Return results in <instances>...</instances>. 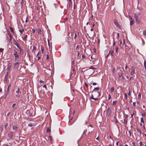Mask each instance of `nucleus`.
<instances>
[{
	"instance_id": "393cba45",
	"label": "nucleus",
	"mask_w": 146,
	"mask_h": 146,
	"mask_svg": "<svg viewBox=\"0 0 146 146\" xmlns=\"http://www.w3.org/2000/svg\"><path fill=\"white\" fill-rule=\"evenodd\" d=\"M113 120L116 123H117L118 122V121L117 120L116 118L115 117H113Z\"/></svg>"
},
{
	"instance_id": "052dcab7",
	"label": "nucleus",
	"mask_w": 146,
	"mask_h": 146,
	"mask_svg": "<svg viewBox=\"0 0 146 146\" xmlns=\"http://www.w3.org/2000/svg\"><path fill=\"white\" fill-rule=\"evenodd\" d=\"M135 104H136L135 102H133V106H135Z\"/></svg>"
},
{
	"instance_id": "7ed1b4c3",
	"label": "nucleus",
	"mask_w": 146,
	"mask_h": 146,
	"mask_svg": "<svg viewBox=\"0 0 146 146\" xmlns=\"http://www.w3.org/2000/svg\"><path fill=\"white\" fill-rule=\"evenodd\" d=\"M48 68H46L44 71L48 75L50 76L51 75L52 71L50 69L49 67H48Z\"/></svg>"
},
{
	"instance_id": "13d9d810",
	"label": "nucleus",
	"mask_w": 146,
	"mask_h": 146,
	"mask_svg": "<svg viewBox=\"0 0 146 146\" xmlns=\"http://www.w3.org/2000/svg\"><path fill=\"white\" fill-rule=\"evenodd\" d=\"M143 34L144 35H146V31H143Z\"/></svg>"
},
{
	"instance_id": "7c9ffc66",
	"label": "nucleus",
	"mask_w": 146,
	"mask_h": 146,
	"mask_svg": "<svg viewBox=\"0 0 146 146\" xmlns=\"http://www.w3.org/2000/svg\"><path fill=\"white\" fill-rule=\"evenodd\" d=\"M108 99L107 100V101H109L111 98V97L110 94H108Z\"/></svg>"
},
{
	"instance_id": "ea45409f",
	"label": "nucleus",
	"mask_w": 146,
	"mask_h": 146,
	"mask_svg": "<svg viewBox=\"0 0 146 146\" xmlns=\"http://www.w3.org/2000/svg\"><path fill=\"white\" fill-rule=\"evenodd\" d=\"M141 94H139L138 95V98L139 99H140L141 97Z\"/></svg>"
},
{
	"instance_id": "f257e3e1",
	"label": "nucleus",
	"mask_w": 146,
	"mask_h": 146,
	"mask_svg": "<svg viewBox=\"0 0 146 146\" xmlns=\"http://www.w3.org/2000/svg\"><path fill=\"white\" fill-rule=\"evenodd\" d=\"M99 90V88L98 87L95 88H94L92 92V93H93L94 94H97V97H98L100 95V93L99 92H94V91H98Z\"/></svg>"
},
{
	"instance_id": "6ab92c4d",
	"label": "nucleus",
	"mask_w": 146,
	"mask_h": 146,
	"mask_svg": "<svg viewBox=\"0 0 146 146\" xmlns=\"http://www.w3.org/2000/svg\"><path fill=\"white\" fill-rule=\"evenodd\" d=\"M135 70L134 69H132L131 70V75H133L135 73Z\"/></svg>"
},
{
	"instance_id": "f3484780",
	"label": "nucleus",
	"mask_w": 146,
	"mask_h": 146,
	"mask_svg": "<svg viewBox=\"0 0 146 146\" xmlns=\"http://www.w3.org/2000/svg\"><path fill=\"white\" fill-rule=\"evenodd\" d=\"M130 18L132 20H131L130 21V25L131 26H132L134 24L133 22V20L132 19V18L131 17H130Z\"/></svg>"
},
{
	"instance_id": "49530a36",
	"label": "nucleus",
	"mask_w": 146,
	"mask_h": 146,
	"mask_svg": "<svg viewBox=\"0 0 146 146\" xmlns=\"http://www.w3.org/2000/svg\"><path fill=\"white\" fill-rule=\"evenodd\" d=\"M27 55L28 56V57L30 58L31 57V56H30V54L29 52L28 51H27Z\"/></svg>"
},
{
	"instance_id": "e2e57ef3",
	"label": "nucleus",
	"mask_w": 146,
	"mask_h": 146,
	"mask_svg": "<svg viewBox=\"0 0 146 146\" xmlns=\"http://www.w3.org/2000/svg\"><path fill=\"white\" fill-rule=\"evenodd\" d=\"M4 49L3 48H0V52H2L3 50Z\"/></svg>"
},
{
	"instance_id": "680f3d73",
	"label": "nucleus",
	"mask_w": 146,
	"mask_h": 146,
	"mask_svg": "<svg viewBox=\"0 0 146 146\" xmlns=\"http://www.w3.org/2000/svg\"><path fill=\"white\" fill-rule=\"evenodd\" d=\"M139 144H140V146H141V145H142V143L141 141H140L139 143Z\"/></svg>"
},
{
	"instance_id": "4be33fe9",
	"label": "nucleus",
	"mask_w": 146,
	"mask_h": 146,
	"mask_svg": "<svg viewBox=\"0 0 146 146\" xmlns=\"http://www.w3.org/2000/svg\"><path fill=\"white\" fill-rule=\"evenodd\" d=\"M11 84H10V85H9V86H8V88H7V92H6V95H5V96H7V95L8 94H9V86Z\"/></svg>"
},
{
	"instance_id": "603ef678",
	"label": "nucleus",
	"mask_w": 146,
	"mask_h": 146,
	"mask_svg": "<svg viewBox=\"0 0 146 146\" xmlns=\"http://www.w3.org/2000/svg\"><path fill=\"white\" fill-rule=\"evenodd\" d=\"M30 113V110H27L26 111V113L27 114L29 113V114Z\"/></svg>"
},
{
	"instance_id": "ddd939ff",
	"label": "nucleus",
	"mask_w": 146,
	"mask_h": 146,
	"mask_svg": "<svg viewBox=\"0 0 146 146\" xmlns=\"http://www.w3.org/2000/svg\"><path fill=\"white\" fill-rule=\"evenodd\" d=\"M14 65H15V67L16 68H18L19 64V63L18 62H17L14 64Z\"/></svg>"
},
{
	"instance_id": "6e6d98bb",
	"label": "nucleus",
	"mask_w": 146,
	"mask_h": 146,
	"mask_svg": "<svg viewBox=\"0 0 146 146\" xmlns=\"http://www.w3.org/2000/svg\"><path fill=\"white\" fill-rule=\"evenodd\" d=\"M144 66H146V60H145L144 62Z\"/></svg>"
},
{
	"instance_id": "c756f323",
	"label": "nucleus",
	"mask_w": 146,
	"mask_h": 146,
	"mask_svg": "<svg viewBox=\"0 0 146 146\" xmlns=\"http://www.w3.org/2000/svg\"><path fill=\"white\" fill-rule=\"evenodd\" d=\"M114 88L113 87H112L111 88V93H112L114 91Z\"/></svg>"
},
{
	"instance_id": "473e14b6",
	"label": "nucleus",
	"mask_w": 146,
	"mask_h": 146,
	"mask_svg": "<svg viewBox=\"0 0 146 146\" xmlns=\"http://www.w3.org/2000/svg\"><path fill=\"white\" fill-rule=\"evenodd\" d=\"M37 31L38 33H40L41 34V31L40 29H38Z\"/></svg>"
},
{
	"instance_id": "bb28decb",
	"label": "nucleus",
	"mask_w": 146,
	"mask_h": 146,
	"mask_svg": "<svg viewBox=\"0 0 146 146\" xmlns=\"http://www.w3.org/2000/svg\"><path fill=\"white\" fill-rule=\"evenodd\" d=\"M13 128L14 130H16L17 128V127L15 125H13Z\"/></svg>"
},
{
	"instance_id": "0e129e2a",
	"label": "nucleus",
	"mask_w": 146,
	"mask_h": 146,
	"mask_svg": "<svg viewBox=\"0 0 146 146\" xmlns=\"http://www.w3.org/2000/svg\"><path fill=\"white\" fill-rule=\"evenodd\" d=\"M131 95V92H130V91L129 90V92H128V95L129 96H130V95Z\"/></svg>"
},
{
	"instance_id": "4c0bfd02",
	"label": "nucleus",
	"mask_w": 146,
	"mask_h": 146,
	"mask_svg": "<svg viewBox=\"0 0 146 146\" xmlns=\"http://www.w3.org/2000/svg\"><path fill=\"white\" fill-rule=\"evenodd\" d=\"M36 47L35 46H33V50H32L33 52H34V51L35 49H36Z\"/></svg>"
},
{
	"instance_id": "a211bd4d",
	"label": "nucleus",
	"mask_w": 146,
	"mask_h": 146,
	"mask_svg": "<svg viewBox=\"0 0 146 146\" xmlns=\"http://www.w3.org/2000/svg\"><path fill=\"white\" fill-rule=\"evenodd\" d=\"M68 0V1H69L68 3V5H67V6H68V5H69V7H70V5H71V4L72 3V2L71 0Z\"/></svg>"
},
{
	"instance_id": "8fccbe9b",
	"label": "nucleus",
	"mask_w": 146,
	"mask_h": 146,
	"mask_svg": "<svg viewBox=\"0 0 146 146\" xmlns=\"http://www.w3.org/2000/svg\"><path fill=\"white\" fill-rule=\"evenodd\" d=\"M49 59V57L48 54H46V59L47 60H48Z\"/></svg>"
},
{
	"instance_id": "bf43d9fd",
	"label": "nucleus",
	"mask_w": 146,
	"mask_h": 146,
	"mask_svg": "<svg viewBox=\"0 0 146 146\" xmlns=\"http://www.w3.org/2000/svg\"><path fill=\"white\" fill-rule=\"evenodd\" d=\"M43 88H44L46 90H47V88H46V86L45 84H44L43 86Z\"/></svg>"
},
{
	"instance_id": "2f4dec72",
	"label": "nucleus",
	"mask_w": 146,
	"mask_h": 146,
	"mask_svg": "<svg viewBox=\"0 0 146 146\" xmlns=\"http://www.w3.org/2000/svg\"><path fill=\"white\" fill-rule=\"evenodd\" d=\"M141 123H143L144 124V121L143 120V117H141Z\"/></svg>"
},
{
	"instance_id": "9b49d317",
	"label": "nucleus",
	"mask_w": 146,
	"mask_h": 146,
	"mask_svg": "<svg viewBox=\"0 0 146 146\" xmlns=\"http://www.w3.org/2000/svg\"><path fill=\"white\" fill-rule=\"evenodd\" d=\"M90 99H94L95 101L97 100L98 99V97H97V98H94V96L93 94H92L91 96H90Z\"/></svg>"
},
{
	"instance_id": "39448f33",
	"label": "nucleus",
	"mask_w": 146,
	"mask_h": 146,
	"mask_svg": "<svg viewBox=\"0 0 146 146\" xmlns=\"http://www.w3.org/2000/svg\"><path fill=\"white\" fill-rule=\"evenodd\" d=\"M139 16L138 15L137 13H135V19L136 20L137 23L139 22Z\"/></svg>"
},
{
	"instance_id": "338daca9",
	"label": "nucleus",
	"mask_w": 146,
	"mask_h": 146,
	"mask_svg": "<svg viewBox=\"0 0 146 146\" xmlns=\"http://www.w3.org/2000/svg\"><path fill=\"white\" fill-rule=\"evenodd\" d=\"M135 13L137 14L138 15H139V16H140V15L141 14V13L140 12H138V13Z\"/></svg>"
},
{
	"instance_id": "79ce46f5",
	"label": "nucleus",
	"mask_w": 146,
	"mask_h": 146,
	"mask_svg": "<svg viewBox=\"0 0 146 146\" xmlns=\"http://www.w3.org/2000/svg\"><path fill=\"white\" fill-rule=\"evenodd\" d=\"M16 46L17 47V48H19V49H20L21 48V47H20V46L18 44H17V45Z\"/></svg>"
},
{
	"instance_id": "6e6552de",
	"label": "nucleus",
	"mask_w": 146,
	"mask_h": 146,
	"mask_svg": "<svg viewBox=\"0 0 146 146\" xmlns=\"http://www.w3.org/2000/svg\"><path fill=\"white\" fill-rule=\"evenodd\" d=\"M123 70H120V71H119L118 73V75L119 76V77H122V78H123V77L122 76L123 75Z\"/></svg>"
},
{
	"instance_id": "4468645a",
	"label": "nucleus",
	"mask_w": 146,
	"mask_h": 146,
	"mask_svg": "<svg viewBox=\"0 0 146 146\" xmlns=\"http://www.w3.org/2000/svg\"><path fill=\"white\" fill-rule=\"evenodd\" d=\"M7 33H8V35H9V36L10 39V40H11L12 38V35H11L9 31H8Z\"/></svg>"
},
{
	"instance_id": "a878e982",
	"label": "nucleus",
	"mask_w": 146,
	"mask_h": 146,
	"mask_svg": "<svg viewBox=\"0 0 146 146\" xmlns=\"http://www.w3.org/2000/svg\"><path fill=\"white\" fill-rule=\"evenodd\" d=\"M78 53L77 54H76L75 57H76L77 58H78V56L80 54V53L79 52L77 51Z\"/></svg>"
},
{
	"instance_id": "f03ea898",
	"label": "nucleus",
	"mask_w": 146,
	"mask_h": 146,
	"mask_svg": "<svg viewBox=\"0 0 146 146\" xmlns=\"http://www.w3.org/2000/svg\"><path fill=\"white\" fill-rule=\"evenodd\" d=\"M113 23L118 29L120 30L121 29V27L118 23V21L117 20L115 19H114Z\"/></svg>"
},
{
	"instance_id": "c03bdc74",
	"label": "nucleus",
	"mask_w": 146,
	"mask_h": 146,
	"mask_svg": "<svg viewBox=\"0 0 146 146\" xmlns=\"http://www.w3.org/2000/svg\"><path fill=\"white\" fill-rule=\"evenodd\" d=\"M15 96H16V97H17V98H18L19 97L20 95H19L18 94H17L15 95Z\"/></svg>"
},
{
	"instance_id": "2eb2a0df",
	"label": "nucleus",
	"mask_w": 146,
	"mask_h": 146,
	"mask_svg": "<svg viewBox=\"0 0 146 146\" xmlns=\"http://www.w3.org/2000/svg\"><path fill=\"white\" fill-rule=\"evenodd\" d=\"M33 112L32 113H30L29 114V116L30 117H33ZM35 112L34 113V116L35 115Z\"/></svg>"
},
{
	"instance_id": "774afa93",
	"label": "nucleus",
	"mask_w": 146,
	"mask_h": 146,
	"mask_svg": "<svg viewBox=\"0 0 146 146\" xmlns=\"http://www.w3.org/2000/svg\"><path fill=\"white\" fill-rule=\"evenodd\" d=\"M54 5L56 7L58 5L57 3L54 4Z\"/></svg>"
},
{
	"instance_id": "5fc2aeb1",
	"label": "nucleus",
	"mask_w": 146,
	"mask_h": 146,
	"mask_svg": "<svg viewBox=\"0 0 146 146\" xmlns=\"http://www.w3.org/2000/svg\"><path fill=\"white\" fill-rule=\"evenodd\" d=\"M141 115L142 116H145V113H143L142 112L141 113Z\"/></svg>"
},
{
	"instance_id": "1a4fd4ad",
	"label": "nucleus",
	"mask_w": 146,
	"mask_h": 146,
	"mask_svg": "<svg viewBox=\"0 0 146 146\" xmlns=\"http://www.w3.org/2000/svg\"><path fill=\"white\" fill-rule=\"evenodd\" d=\"M71 67H72V70H71V73L70 74V76H72V75L73 74H74V68H73L72 65V66H71Z\"/></svg>"
},
{
	"instance_id": "412c9836",
	"label": "nucleus",
	"mask_w": 146,
	"mask_h": 146,
	"mask_svg": "<svg viewBox=\"0 0 146 146\" xmlns=\"http://www.w3.org/2000/svg\"><path fill=\"white\" fill-rule=\"evenodd\" d=\"M8 124L7 123H6L5 124V128L6 130L8 128Z\"/></svg>"
},
{
	"instance_id": "5701e85b",
	"label": "nucleus",
	"mask_w": 146,
	"mask_h": 146,
	"mask_svg": "<svg viewBox=\"0 0 146 146\" xmlns=\"http://www.w3.org/2000/svg\"><path fill=\"white\" fill-rule=\"evenodd\" d=\"M110 54L112 56H113L114 55V51L113 50L111 51V50H110L109 54Z\"/></svg>"
},
{
	"instance_id": "e433bc0d",
	"label": "nucleus",
	"mask_w": 146,
	"mask_h": 146,
	"mask_svg": "<svg viewBox=\"0 0 146 146\" xmlns=\"http://www.w3.org/2000/svg\"><path fill=\"white\" fill-rule=\"evenodd\" d=\"M16 105V103H14L12 105V107L14 109L15 108L14 107Z\"/></svg>"
},
{
	"instance_id": "f8f14e48",
	"label": "nucleus",
	"mask_w": 146,
	"mask_h": 146,
	"mask_svg": "<svg viewBox=\"0 0 146 146\" xmlns=\"http://www.w3.org/2000/svg\"><path fill=\"white\" fill-rule=\"evenodd\" d=\"M19 29V31L22 34L23 32L24 31V30L23 28L22 27L20 28L19 27H18Z\"/></svg>"
},
{
	"instance_id": "a19ab883",
	"label": "nucleus",
	"mask_w": 146,
	"mask_h": 146,
	"mask_svg": "<svg viewBox=\"0 0 146 146\" xmlns=\"http://www.w3.org/2000/svg\"><path fill=\"white\" fill-rule=\"evenodd\" d=\"M41 50L42 51V52H43L44 50V48L43 47H42V46H41Z\"/></svg>"
},
{
	"instance_id": "dca6fc26",
	"label": "nucleus",
	"mask_w": 146,
	"mask_h": 146,
	"mask_svg": "<svg viewBox=\"0 0 146 146\" xmlns=\"http://www.w3.org/2000/svg\"><path fill=\"white\" fill-rule=\"evenodd\" d=\"M19 53L21 55H22L23 54V49L21 48L20 49Z\"/></svg>"
},
{
	"instance_id": "c85d7f7f",
	"label": "nucleus",
	"mask_w": 146,
	"mask_h": 146,
	"mask_svg": "<svg viewBox=\"0 0 146 146\" xmlns=\"http://www.w3.org/2000/svg\"><path fill=\"white\" fill-rule=\"evenodd\" d=\"M27 35H25V37H24V38L23 39V40L24 41H25V42L26 41V38L27 37Z\"/></svg>"
},
{
	"instance_id": "09e8293b",
	"label": "nucleus",
	"mask_w": 146,
	"mask_h": 146,
	"mask_svg": "<svg viewBox=\"0 0 146 146\" xmlns=\"http://www.w3.org/2000/svg\"><path fill=\"white\" fill-rule=\"evenodd\" d=\"M90 69H93V70L96 69V68H94V67L93 66H91L90 67Z\"/></svg>"
},
{
	"instance_id": "4d7b16f0",
	"label": "nucleus",
	"mask_w": 146,
	"mask_h": 146,
	"mask_svg": "<svg viewBox=\"0 0 146 146\" xmlns=\"http://www.w3.org/2000/svg\"><path fill=\"white\" fill-rule=\"evenodd\" d=\"M75 36L74 37V39H76V38L77 36V34L76 33L75 34Z\"/></svg>"
},
{
	"instance_id": "423d86ee",
	"label": "nucleus",
	"mask_w": 146,
	"mask_h": 146,
	"mask_svg": "<svg viewBox=\"0 0 146 146\" xmlns=\"http://www.w3.org/2000/svg\"><path fill=\"white\" fill-rule=\"evenodd\" d=\"M111 113V109L110 108H108L107 110L106 113L107 115L108 116H109L110 115Z\"/></svg>"
},
{
	"instance_id": "69168bd1",
	"label": "nucleus",
	"mask_w": 146,
	"mask_h": 146,
	"mask_svg": "<svg viewBox=\"0 0 146 146\" xmlns=\"http://www.w3.org/2000/svg\"><path fill=\"white\" fill-rule=\"evenodd\" d=\"M27 21H28V18H27V17L26 18V20H25V22L26 23L27 22Z\"/></svg>"
},
{
	"instance_id": "cd10ccee",
	"label": "nucleus",
	"mask_w": 146,
	"mask_h": 146,
	"mask_svg": "<svg viewBox=\"0 0 146 146\" xmlns=\"http://www.w3.org/2000/svg\"><path fill=\"white\" fill-rule=\"evenodd\" d=\"M13 43L14 44H15L16 46L17 45V44H17V42H16V40L15 39L13 40Z\"/></svg>"
},
{
	"instance_id": "f704fd0d",
	"label": "nucleus",
	"mask_w": 146,
	"mask_h": 146,
	"mask_svg": "<svg viewBox=\"0 0 146 146\" xmlns=\"http://www.w3.org/2000/svg\"><path fill=\"white\" fill-rule=\"evenodd\" d=\"M124 94V95H125V97H124L125 99H127V95L126 94V93H125Z\"/></svg>"
},
{
	"instance_id": "c9c22d12",
	"label": "nucleus",
	"mask_w": 146,
	"mask_h": 146,
	"mask_svg": "<svg viewBox=\"0 0 146 146\" xmlns=\"http://www.w3.org/2000/svg\"><path fill=\"white\" fill-rule=\"evenodd\" d=\"M49 139L50 141L52 140V137L51 136H50L49 137Z\"/></svg>"
},
{
	"instance_id": "aec40b11",
	"label": "nucleus",
	"mask_w": 146,
	"mask_h": 146,
	"mask_svg": "<svg viewBox=\"0 0 146 146\" xmlns=\"http://www.w3.org/2000/svg\"><path fill=\"white\" fill-rule=\"evenodd\" d=\"M137 131V132H139L140 134H141V132L140 129L139 128H137L136 129Z\"/></svg>"
},
{
	"instance_id": "9d476101",
	"label": "nucleus",
	"mask_w": 146,
	"mask_h": 146,
	"mask_svg": "<svg viewBox=\"0 0 146 146\" xmlns=\"http://www.w3.org/2000/svg\"><path fill=\"white\" fill-rule=\"evenodd\" d=\"M7 73L5 76V78L4 79V82L5 83H7Z\"/></svg>"
},
{
	"instance_id": "3c124183",
	"label": "nucleus",
	"mask_w": 146,
	"mask_h": 146,
	"mask_svg": "<svg viewBox=\"0 0 146 146\" xmlns=\"http://www.w3.org/2000/svg\"><path fill=\"white\" fill-rule=\"evenodd\" d=\"M118 50V47H116L115 48V52H117Z\"/></svg>"
},
{
	"instance_id": "58836bf2",
	"label": "nucleus",
	"mask_w": 146,
	"mask_h": 146,
	"mask_svg": "<svg viewBox=\"0 0 146 146\" xmlns=\"http://www.w3.org/2000/svg\"><path fill=\"white\" fill-rule=\"evenodd\" d=\"M19 88H18L17 90L16 91V93L17 94H18L19 93Z\"/></svg>"
},
{
	"instance_id": "864d4df0",
	"label": "nucleus",
	"mask_w": 146,
	"mask_h": 146,
	"mask_svg": "<svg viewBox=\"0 0 146 146\" xmlns=\"http://www.w3.org/2000/svg\"><path fill=\"white\" fill-rule=\"evenodd\" d=\"M28 125L29 127H31L32 126V124L31 123H29L28 124Z\"/></svg>"
},
{
	"instance_id": "37998d69",
	"label": "nucleus",
	"mask_w": 146,
	"mask_h": 146,
	"mask_svg": "<svg viewBox=\"0 0 146 146\" xmlns=\"http://www.w3.org/2000/svg\"><path fill=\"white\" fill-rule=\"evenodd\" d=\"M117 70L118 71H120V70H121L120 69V68L119 67H117Z\"/></svg>"
},
{
	"instance_id": "a18cd8bd",
	"label": "nucleus",
	"mask_w": 146,
	"mask_h": 146,
	"mask_svg": "<svg viewBox=\"0 0 146 146\" xmlns=\"http://www.w3.org/2000/svg\"><path fill=\"white\" fill-rule=\"evenodd\" d=\"M51 131V129L50 128H48L47 129V132H50Z\"/></svg>"
},
{
	"instance_id": "72a5a7b5",
	"label": "nucleus",
	"mask_w": 146,
	"mask_h": 146,
	"mask_svg": "<svg viewBox=\"0 0 146 146\" xmlns=\"http://www.w3.org/2000/svg\"><path fill=\"white\" fill-rule=\"evenodd\" d=\"M10 29L11 31L13 33H14V30L11 27H10Z\"/></svg>"
},
{
	"instance_id": "de8ad7c7",
	"label": "nucleus",
	"mask_w": 146,
	"mask_h": 146,
	"mask_svg": "<svg viewBox=\"0 0 146 146\" xmlns=\"http://www.w3.org/2000/svg\"><path fill=\"white\" fill-rule=\"evenodd\" d=\"M117 101H113V105H115L116 104V102Z\"/></svg>"
},
{
	"instance_id": "0eeeda50",
	"label": "nucleus",
	"mask_w": 146,
	"mask_h": 146,
	"mask_svg": "<svg viewBox=\"0 0 146 146\" xmlns=\"http://www.w3.org/2000/svg\"><path fill=\"white\" fill-rule=\"evenodd\" d=\"M13 133L12 131H11L9 132V133H8V136L10 139H11L13 138Z\"/></svg>"
},
{
	"instance_id": "20e7f679",
	"label": "nucleus",
	"mask_w": 146,
	"mask_h": 146,
	"mask_svg": "<svg viewBox=\"0 0 146 146\" xmlns=\"http://www.w3.org/2000/svg\"><path fill=\"white\" fill-rule=\"evenodd\" d=\"M13 55L15 56V60H17L19 58V56L17 54V52L15 50H13Z\"/></svg>"
},
{
	"instance_id": "b1692460",
	"label": "nucleus",
	"mask_w": 146,
	"mask_h": 146,
	"mask_svg": "<svg viewBox=\"0 0 146 146\" xmlns=\"http://www.w3.org/2000/svg\"><path fill=\"white\" fill-rule=\"evenodd\" d=\"M123 123L124 124H127V120L126 119H124V121H123Z\"/></svg>"
}]
</instances>
